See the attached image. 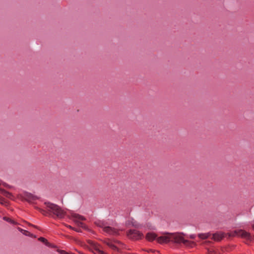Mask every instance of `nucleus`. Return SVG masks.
<instances>
[{
  "instance_id": "17",
  "label": "nucleus",
  "mask_w": 254,
  "mask_h": 254,
  "mask_svg": "<svg viewBox=\"0 0 254 254\" xmlns=\"http://www.w3.org/2000/svg\"><path fill=\"white\" fill-rule=\"evenodd\" d=\"M4 202H5V201H4V199L2 197H1V196H0V203L1 204H3Z\"/></svg>"
},
{
  "instance_id": "7",
  "label": "nucleus",
  "mask_w": 254,
  "mask_h": 254,
  "mask_svg": "<svg viewBox=\"0 0 254 254\" xmlns=\"http://www.w3.org/2000/svg\"><path fill=\"white\" fill-rule=\"evenodd\" d=\"M71 219L78 226L84 229H86L85 224L81 222V221H84L86 220L84 217L78 214L73 213L71 215Z\"/></svg>"
},
{
  "instance_id": "14",
  "label": "nucleus",
  "mask_w": 254,
  "mask_h": 254,
  "mask_svg": "<svg viewBox=\"0 0 254 254\" xmlns=\"http://www.w3.org/2000/svg\"><path fill=\"white\" fill-rule=\"evenodd\" d=\"M17 229L21 233H22L24 235L26 236H31V234L28 231L23 230L19 227L17 228Z\"/></svg>"
},
{
  "instance_id": "3",
  "label": "nucleus",
  "mask_w": 254,
  "mask_h": 254,
  "mask_svg": "<svg viewBox=\"0 0 254 254\" xmlns=\"http://www.w3.org/2000/svg\"><path fill=\"white\" fill-rule=\"evenodd\" d=\"M95 224L96 226L103 228L104 231L109 235H117L119 234V231L117 229L108 226L103 221L98 220L95 222Z\"/></svg>"
},
{
  "instance_id": "16",
  "label": "nucleus",
  "mask_w": 254,
  "mask_h": 254,
  "mask_svg": "<svg viewBox=\"0 0 254 254\" xmlns=\"http://www.w3.org/2000/svg\"><path fill=\"white\" fill-rule=\"evenodd\" d=\"M59 252L61 254H70L64 250H60Z\"/></svg>"
},
{
  "instance_id": "10",
  "label": "nucleus",
  "mask_w": 254,
  "mask_h": 254,
  "mask_svg": "<svg viewBox=\"0 0 254 254\" xmlns=\"http://www.w3.org/2000/svg\"><path fill=\"white\" fill-rule=\"evenodd\" d=\"M1 184L0 182V186L1 185ZM0 193L3 194L6 197H8L11 199H13V196L11 193L5 190H3L2 189L0 188Z\"/></svg>"
},
{
  "instance_id": "5",
  "label": "nucleus",
  "mask_w": 254,
  "mask_h": 254,
  "mask_svg": "<svg viewBox=\"0 0 254 254\" xmlns=\"http://www.w3.org/2000/svg\"><path fill=\"white\" fill-rule=\"evenodd\" d=\"M87 243L88 244L87 248L94 253V254H108L102 250L101 246L95 242L89 240L87 241Z\"/></svg>"
},
{
  "instance_id": "23",
  "label": "nucleus",
  "mask_w": 254,
  "mask_h": 254,
  "mask_svg": "<svg viewBox=\"0 0 254 254\" xmlns=\"http://www.w3.org/2000/svg\"><path fill=\"white\" fill-rule=\"evenodd\" d=\"M80 254H83V253H81V252H78Z\"/></svg>"
},
{
  "instance_id": "9",
  "label": "nucleus",
  "mask_w": 254,
  "mask_h": 254,
  "mask_svg": "<svg viewBox=\"0 0 254 254\" xmlns=\"http://www.w3.org/2000/svg\"><path fill=\"white\" fill-rule=\"evenodd\" d=\"M20 198L22 200H25L30 203L33 202L34 201L38 199V197L30 193L25 192L20 195Z\"/></svg>"
},
{
  "instance_id": "18",
  "label": "nucleus",
  "mask_w": 254,
  "mask_h": 254,
  "mask_svg": "<svg viewBox=\"0 0 254 254\" xmlns=\"http://www.w3.org/2000/svg\"><path fill=\"white\" fill-rule=\"evenodd\" d=\"M66 227L69 228V229H72V230H74V228H73L72 226H70V225H66Z\"/></svg>"
},
{
  "instance_id": "8",
  "label": "nucleus",
  "mask_w": 254,
  "mask_h": 254,
  "mask_svg": "<svg viewBox=\"0 0 254 254\" xmlns=\"http://www.w3.org/2000/svg\"><path fill=\"white\" fill-rule=\"evenodd\" d=\"M127 235L128 238L132 240H139L143 237V234L136 230H130L127 232Z\"/></svg>"
},
{
  "instance_id": "11",
  "label": "nucleus",
  "mask_w": 254,
  "mask_h": 254,
  "mask_svg": "<svg viewBox=\"0 0 254 254\" xmlns=\"http://www.w3.org/2000/svg\"><path fill=\"white\" fill-rule=\"evenodd\" d=\"M146 238L149 241H152L155 239L157 240V235L154 233H148L146 234Z\"/></svg>"
},
{
  "instance_id": "22",
  "label": "nucleus",
  "mask_w": 254,
  "mask_h": 254,
  "mask_svg": "<svg viewBox=\"0 0 254 254\" xmlns=\"http://www.w3.org/2000/svg\"><path fill=\"white\" fill-rule=\"evenodd\" d=\"M211 252H212L211 251H209V254H211Z\"/></svg>"
},
{
  "instance_id": "12",
  "label": "nucleus",
  "mask_w": 254,
  "mask_h": 254,
  "mask_svg": "<svg viewBox=\"0 0 254 254\" xmlns=\"http://www.w3.org/2000/svg\"><path fill=\"white\" fill-rule=\"evenodd\" d=\"M3 219L11 224H15V225L17 224L13 220L11 219L10 218L7 217H3Z\"/></svg>"
},
{
  "instance_id": "13",
  "label": "nucleus",
  "mask_w": 254,
  "mask_h": 254,
  "mask_svg": "<svg viewBox=\"0 0 254 254\" xmlns=\"http://www.w3.org/2000/svg\"><path fill=\"white\" fill-rule=\"evenodd\" d=\"M38 240L44 243L47 246H50V244L48 242V241L45 238L43 237H40L38 239Z\"/></svg>"
},
{
  "instance_id": "20",
  "label": "nucleus",
  "mask_w": 254,
  "mask_h": 254,
  "mask_svg": "<svg viewBox=\"0 0 254 254\" xmlns=\"http://www.w3.org/2000/svg\"><path fill=\"white\" fill-rule=\"evenodd\" d=\"M74 230H75V231H77L78 232H80V230L77 229H75V228H74Z\"/></svg>"
},
{
  "instance_id": "6",
  "label": "nucleus",
  "mask_w": 254,
  "mask_h": 254,
  "mask_svg": "<svg viewBox=\"0 0 254 254\" xmlns=\"http://www.w3.org/2000/svg\"><path fill=\"white\" fill-rule=\"evenodd\" d=\"M198 237L199 238L202 239H205L208 238H210L211 239L215 241H219L222 240V239L224 237V236L221 233H216L213 234H211L210 233L199 234L198 235Z\"/></svg>"
},
{
  "instance_id": "4",
  "label": "nucleus",
  "mask_w": 254,
  "mask_h": 254,
  "mask_svg": "<svg viewBox=\"0 0 254 254\" xmlns=\"http://www.w3.org/2000/svg\"><path fill=\"white\" fill-rule=\"evenodd\" d=\"M230 236L241 237L247 241V244L251 242L253 239L250 233L243 230H235L231 233Z\"/></svg>"
},
{
  "instance_id": "19",
  "label": "nucleus",
  "mask_w": 254,
  "mask_h": 254,
  "mask_svg": "<svg viewBox=\"0 0 254 254\" xmlns=\"http://www.w3.org/2000/svg\"><path fill=\"white\" fill-rule=\"evenodd\" d=\"M2 184V185H3V186H4V187H7V186H8V185H6V184L5 183H3Z\"/></svg>"
},
{
  "instance_id": "21",
  "label": "nucleus",
  "mask_w": 254,
  "mask_h": 254,
  "mask_svg": "<svg viewBox=\"0 0 254 254\" xmlns=\"http://www.w3.org/2000/svg\"><path fill=\"white\" fill-rule=\"evenodd\" d=\"M252 226L253 229L254 230V223L252 224Z\"/></svg>"
},
{
  "instance_id": "1",
  "label": "nucleus",
  "mask_w": 254,
  "mask_h": 254,
  "mask_svg": "<svg viewBox=\"0 0 254 254\" xmlns=\"http://www.w3.org/2000/svg\"><path fill=\"white\" fill-rule=\"evenodd\" d=\"M157 241L160 244L168 243L170 242L176 243H183L185 245L188 247H192L194 243L185 240L182 235L179 233H165L157 238Z\"/></svg>"
},
{
  "instance_id": "15",
  "label": "nucleus",
  "mask_w": 254,
  "mask_h": 254,
  "mask_svg": "<svg viewBox=\"0 0 254 254\" xmlns=\"http://www.w3.org/2000/svg\"><path fill=\"white\" fill-rule=\"evenodd\" d=\"M132 225L136 228H139L140 226V225L136 222H133Z\"/></svg>"
},
{
  "instance_id": "2",
  "label": "nucleus",
  "mask_w": 254,
  "mask_h": 254,
  "mask_svg": "<svg viewBox=\"0 0 254 254\" xmlns=\"http://www.w3.org/2000/svg\"><path fill=\"white\" fill-rule=\"evenodd\" d=\"M44 204L46 206L45 209L38 208L39 211L43 215L51 216L53 218L59 219H62L65 215V211L58 205L50 202H45Z\"/></svg>"
}]
</instances>
